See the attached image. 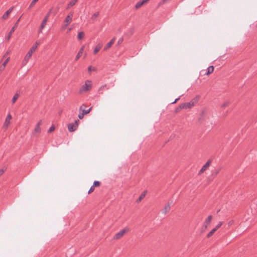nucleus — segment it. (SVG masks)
Wrapping results in <instances>:
<instances>
[{
  "label": "nucleus",
  "instance_id": "nucleus-1",
  "mask_svg": "<svg viewBox=\"0 0 257 257\" xmlns=\"http://www.w3.org/2000/svg\"><path fill=\"white\" fill-rule=\"evenodd\" d=\"M200 98V96L199 95L196 96L194 98H193L190 102L184 103L179 105L180 109H188L191 108L193 106L197 103Z\"/></svg>",
  "mask_w": 257,
  "mask_h": 257
},
{
  "label": "nucleus",
  "instance_id": "nucleus-2",
  "mask_svg": "<svg viewBox=\"0 0 257 257\" xmlns=\"http://www.w3.org/2000/svg\"><path fill=\"white\" fill-rule=\"evenodd\" d=\"M92 87V83L90 80H86L84 85H83L79 90V93L82 94L90 90Z\"/></svg>",
  "mask_w": 257,
  "mask_h": 257
},
{
  "label": "nucleus",
  "instance_id": "nucleus-3",
  "mask_svg": "<svg viewBox=\"0 0 257 257\" xmlns=\"http://www.w3.org/2000/svg\"><path fill=\"white\" fill-rule=\"evenodd\" d=\"M39 45V43L36 42L35 44L31 48V49L28 51V53L26 54L25 58L26 60H29L31 58L32 54L36 51L37 49L38 46Z\"/></svg>",
  "mask_w": 257,
  "mask_h": 257
},
{
  "label": "nucleus",
  "instance_id": "nucleus-4",
  "mask_svg": "<svg viewBox=\"0 0 257 257\" xmlns=\"http://www.w3.org/2000/svg\"><path fill=\"white\" fill-rule=\"evenodd\" d=\"M79 120H75L74 122L70 123L68 124V129L70 132H74L77 128Z\"/></svg>",
  "mask_w": 257,
  "mask_h": 257
},
{
  "label": "nucleus",
  "instance_id": "nucleus-5",
  "mask_svg": "<svg viewBox=\"0 0 257 257\" xmlns=\"http://www.w3.org/2000/svg\"><path fill=\"white\" fill-rule=\"evenodd\" d=\"M129 231L128 228H124L121 230H120L119 232H118L117 233L115 234V235L113 237V238L115 239H118L121 238L125 233L126 232H128Z\"/></svg>",
  "mask_w": 257,
  "mask_h": 257
},
{
  "label": "nucleus",
  "instance_id": "nucleus-6",
  "mask_svg": "<svg viewBox=\"0 0 257 257\" xmlns=\"http://www.w3.org/2000/svg\"><path fill=\"white\" fill-rule=\"evenodd\" d=\"M20 21V19H18V20L17 21V22L15 23V25L12 27V29L11 30L10 33H9L8 36L6 38V39L8 41H9L12 36V34L14 32L15 30L17 29L18 26V23Z\"/></svg>",
  "mask_w": 257,
  "mask_h": 257
},
{
  "label": "nucleus",
  "instance_id": "nucleus-7",
  "mask_svg": "<svg viewBox=\"0 0 257 257\" xmlns=\"http://www.w3.org/2000/svg\"><path fill=\"white\" fill-rule=\"evenodd\" d=\"M210 163H211V160H208L207 161V162L202 166L201 169L200 170V171L198 173V174L200 175L201 174L203 173L207 169V168L209 166V165H210Z\"/></svg>",
  "mask_w": 257,
  "mask_h": 257
},
{
  "label": "nucleus",
  "instance_id": "nucleus-8",
  "mask_svg": "<svg viewBox=\"0 0 257 257\" xmlns=\"http://www.w3.org/2000/svg\"><path fill=\"white\" fill-rule=\"evenodd\" d=\"M86 106L85 105H82L81 106H80V108H79V111H82V112L84 114H87L88 113H89L91 109V108L92 107H90L89 108V109H83V108H86Z\"/></svg>",
  "mask_w": 257,
  "mask_h": 257
},
{
  "label": "nucleus",
  "instance_id": "nucleus-9",
  "mask_svg": "<svg viewBox=\"0 0 257 257\" xmlns=\"http://www.w3.org/2000/svg\"><path fill=\"white\" fill-rule=\"evenodd\" d=\"M47 21H48V17H45L44 19L43 20V21L41 24V26L40 27V30L39 31V33H42V30L45 28Z\"/></svg>",
  "mask_w": 257,
  "mask_h": 257
},
{
  "label": "nucleus",
  "instance_id": "nucleus-10",
  "mask_svg": "<svg viewBox=\"0 0 257 257\" xmlns=\"http://www.w3.org/2000/svg\"><path fill=\"white\" fill-rule=\"evenodd\" d=\"M12 118V116L10 114V113H9L5 119V122H4V126L6 127H7L10 123V120Z\"/></svg>",
  "mask_w": 257,
  "mask_h": 257
},
{
  "label": "nucleus",
  "instance_id": "nucleus-11",
  "mask_svg": "<svg viewBox=\"0 0 257 257\" xmlns=\"http://www.w3.org/2000/svg\"><path fill=\"white\" fill-rule=\"evenodd\" d=\"M149 0H142L137 3L135 8L138 9L141 8L143 5L148 3Z\"/></svg>",
  "mask_w": 257,
  "mask_h": 257
},
{
  "label": "nucleus",
  "instance_id": "nucleus-12",
  "mask_svg": "<svg viewBox=\"0 0 257 257\" xmlns=\"http://www.w3.org/2000/svg\"><path fill=\"white\" fill-rule=\"evenodd\" d=\"M115 41V38H112L111 41L108 42L107 45L105 46L104 48V50H107L108 49H109V48H110L112 46V45L114 43Z\"/></svg>",
  "mask_w": 257,
  "mask_h": 257
},
{
  "label": "nucleus",
  "instance_id": "nucleus-13",
  "mask_svg": "<svg viewBox=\"0 0 257 257\" xmlns=\"http://www.w3.org/2000/svg\"><path fill=\"white\" fill-rule=\"evenodd\" d=\"M85 48V46H82L81 47V48H80V49L79 50L78 54H77L76 56V58H75V61H77L78 60L80 57H81L83 51H84V49Z\"/></svg>",
  "mask_w": 257,
  "mask_h": 257
},
{
  "label": "nucleus",
  "instance_id": "nucleus-14",
  "mask_svg": "<svg viewBox=\"0 0 257 257\" xmlns=\"http://www.w3.org/2000/svg\"><path fill=\"white\" fill-rule=\"evenodd\" d=\"M109 87L107 86L106 84L103 85L101 86L98 89V92L99 94H102L104 90H108Z\"/></svg>",
  "mask_w": 257,
  "mask_h": 257
},
{
  "label": "nucleus",
  "instance_id": "nucleus-15",
  "mask_svg": "<svg viewBox=\"0 0 257 257\" xmlns=\"http://www.w3.org/2000/svg\"><path fill=\"white\" fill-rule=\"evenodd\" d=\"M170 203L168 204L167 205H165L164 208L162 210V213L164 214H166L167 213H168L170 210Z\"/></svg>",
  "mask_w": 257,
  "mask_h": 257
},
{
  "label": "nucleus",
  "instance_id": "nucleus-16",
  "mask_svg": "<svg viewBox=\"0 0 257 257\" xmlns=\"http://www.w3.org/2000/svg\"><path fill=\"white\" fill-rule=\"evenodd\" d=\"M78 0H71L68 4L66 9H68L74 6Z\"/></svg>",
  "mask_w": 257,
  "mask_h": 257
},
{
  "label": "nucleus",
  "instance_id": "nucleus-17",
  "mask_svg": "<svg viewBox=\"0 0 257 257\" xmlns=\"http://www.w3.org/2000/svg\"><path fill=\"white\" fill-rule=\"evenodd\" d=\"M57 11H58V8H52L51 10H50L49 13L47 14L46 16H48L50 15H55L57 14Z\"/></svg>",
  "mask_w": 257,
  "mask_h": 257
},
{
  "label": "nucleus",
  "instance_id": "nucleus-18",
  "mask_svg": "<svg viewBox=\"0 0 257 257\" xmlns=\"http://www.w3.org/2000/svg\"><path fill=\"white\" fill-rule=\"evenodd\" d=\"M102 46V43H99L98 44H97L94 50V54H96L101 49Z\"/></svg>",
  "mask_w": 257,
  "mask_h": 257
},
{
  "label": "nucleus",
  "instance_id": "nucleus-19",
  "mask_svg": "<svg viewBox=\"0 0 257 257\" xmlns=\"http://www.w3.org/2000/svg\"><path fill=\"white\" fill-rule=\"evenodd\" d=\"M41 124V121H39L38 122V123L36 125V127L35 128V130H34V132L35 133H40L41 132V127L40 126Z\"/></svg>",
  "mask_w": 257,
  "mask_h": 257
},
{
  "label": "nucleus",
  "instance_id": "nucleus-20",
  "mask_svg": "<svg viewBox=\"0 0 257 257\" xmlns=\"http://www.w3.org/2000/svg\"><path fill=\"white\" fill-rule=\"evenodd\" d=\"M212 217L211 215H209L208 216V217L206 219L205 221V228H207V225L209 224L211 220H212Z\"/></svg>",
  "mask_w": 257,
  "mask_h": 257
},
{
  "label": "nucleus",
  "instance_id": "nucleus-21",
  "mask_svg": "<svg viewBox=\"0 0 257 257\" xmlns=\"http://www.w3.org/2000/svg\"><path fill=\"white\" fill-rule=\"evenodd\" d=\"M213 70H214L213 66H210L208 67V68L207 69V71L205 73V74L206 75H209V74H210L211 73H212L213 72Z\"/></svg>",
  "mask_w": 257,
  "mask_h": 257
},
{
  "label": "nucleus",
  "instance_id": "nucleus-22",
  "mask_svg": "<svg viewBox=\"0 0 257 257\" xmlns=\"http://www.w3.org/2000/svg\"><path fill=\"white\" fill-rule=\"evenodd\" d=\"M172 0H161L158 4V7H160L162 5L168 4Z\"/></svg>",
  "mask_w": 257,
  "mask_h": 257
},
{
  "label": "nucleus",
  "instance_id": "nucleus-23",
  "mask_svg": "<svg viewBox=\"0 0 257 257\" xmlns=\"http://www.w3.org/2000/svg\"><path fill=\"white\" fill-rule=\"evenodd\" d=\"M19 96H20V95L18 93H16L14 95V96H13L12 100V102L13 104L15 103L16 101L18 99V98L19 97Z\"/></svg>",
  "mask_w": 257,
  "mask_h": 257
},
{
  "label": "nucleus",
  "instance_id": "nucleus-24",
  "mask_svg": "<svg viewBox=\"0 0 257 257\" xmlns=\"http://www.w3.org/2000/svg\"><path fill=\"white\" fill-rule=\"evenodd\" d=\"M14 8H10L8 11H7L3 16H9L11 13L13 11Z\"/></svg>",
  "mask_w": 257,
  "mask_h": 257
},
{
  "label": "nucleus",
  "instance_id": "nucleus-25",
  "mask_svg": "<svg viewBox=\"0 0 257 257\" xmlns=\"http://www.w3.org/2000/svg\"><path fill=\"white\" fill-rule=\"evenodd\" d=\"M84 37V33L83 32H80L78 34L77 38L78 40H81Z\"/></svg>",
  "mask_w": 257,
  "mask_h": 257
},
{
  "label": "nucleus",
  "instance_id": "nucleus-26",
  "mask_svg": "<svg viewBox=\"0 0 257 257\" xmlns=\"http://www.w3.org/2000/svg\"><path fill=\"white\" fill-rule=\"evenodd\" d=\"M145 195H146V192H144L143 193H142L140 195L139 198L137 199V202L139 203L140 201H141V200L145 197Z\"/></svg>",
  "mask_w": 257,
  "mask_h": 257
},
{
  "label": "nucleus",
  "instance_id": "nucleus-27",
  "mask_svg": "<svg viewBox=\"0 0 257 257\" xmlns=\"http://www.w3.org/2000/svg\"><path fill=\"white\" fill-rule=\"evenodd\" d=\"M72 21V17H66L65 20V23L69 25Z\"/></svg>",
  "mask_w": 257,
  "mask_h": 257
},
{
  "label": "nucleus",
  "instance_id": "nucleus-28",
  "mask_svg": "<svg viewBox=\"0 0 257 257\" xmlns=\"http://www.w3.org/2000/svg\"><path fill=\"white\" fill-rule=\"evenodd\" d=\"M38 1L39 0H33L29 7V9L33 8Z\"/></svg>",
  "mask_w": 257,
  "mask_h": 257
},
{
  "label": "nucleus",
  "instance_id": "nucleus-29",
  "mask_svg": "<svg viewBox=\"0 0 257 257\" xmlns=\"http://www.w3.org/2000/svg\"><path fill=\"white\" fill-rule=\"evenodd\" d=\"M216 230L214 229V228H213L207 235V237H211L213 234V233L216 231Z\"/></svg>",
  "mask_w": 257,
  "mask_h": 257
},
{
  "label": "nucleus",
  "instance_id": "nucleus-30",
  "mask_svg": "<svg viewBox=\"0 0 257 257\" xmlns=\"http://www.w3.org/2000/svg\"><path fill=\"white\" fill-rule=\"evenodd\" d=\"M10 60V57H7V58L6 59L5 61H4V62L3 64V66L4 67H5L6 66L7 64L9 62Z\"/></svg>",
  "mask_w": 257,
  "mask_h": 257
},
{
  "label": "nucleus",
  "instance_id": "nucleus-31",
  "mask_svg": "<svg viewBox=\"0 0 257 257\" xmlns=\"http://www.w3.org/2000/svg\"><path fill=\"white\" fill-rule=\"evenodd\" d=\"M100 185V182L98 181H94L93 184V186L95 187H98Z\"/></svg>",
  "mask_w": 257,
  "mask_h": 257
},
{
  "label": "nucleus",
  "instance_id": "nucleus-32",
  "mask_svg": "<svg viewBox=\"0 0 257 257\" xmlns=\"http://www.w3.org/2000/svg\"><path fill=\"white\" fill-rule=\"evenodd\" d=\"M223 224V222L220 221L218 223V224L214 228L216 230H217Z\"/></svg>",
  "mask_w": 257,
  "mask_h": 257
},
{
  "label": "nucleus",
  "instance_id": "nucleus-33",
  "mask_svg": "<svg viewBox=\"0 0 257 257\" xmlns=\"http://www.w3.org/2000/svg\"><path fill=\"white\" fill-rule=\"evenodd\" d=\"M84 114L82 112V111H79V113L78 114V117L80 119H81L83 118Z\"/></svg>",
  "mask_w": 257,
  "mask_h": 257
},
{
  "label": "nucleus",
  "instance_id": "nucleus-34",
  "mask_svg": "<svg viewBox=\"0 0 257 257\" xmlns=\"http://www.w3.org/2000/svg\"><path fill=\"white\" fill-rule=\"evenodd\" d=\"M123 38L122 37L120 38L117 41V45H120L123 42Z\"/></svg>",
  "mask_w": 257,
  "mask_h": 257
},
{
  "label": "nucleus",
  "instance_id": "nucleus-35",
  "mask_svg": "<svg viewBox=\"0 0 257 257\" xmlns=\"http://www.w3.org/2000/svg\"><path fill=\"white\" fill-rule=\"evenodd\" d=\"M94 190V187L92 185L90 187L89 190H88V193L90 194L91 193L93 192Z\"/></svg>",
  "mask_w": 257,
  "mask_h": 257
},
{
  "label": "nucleus",
  "instance_id": "nucleus-36",
  "mask_svg": "<svg viewBox=\"0 0 257 257\" xmlns=\"http://www.w3.org/2000/svg\"><path fill=\"white\" fill-rule=\"evenodd\" d=\"M54 130H55V127H54V126H51L49 128V129L48 130V133H51V132H52L54 131Z\"/></svg>",
  "mask_w": 257,
  "mask_h": 257
},
{
  "label": "nucleus",
  "instance_id": "nucleus-37",
  "mask_svg": "<svg viewBox=\"0 0 257 257\" xmlns=\"http://www.w3.org/2000/svg\"><path fill=\"white\" fill-rule=\"evenodd\" d=\"M68 25H67L65 23V24L63 25L61 28V30H62V31L64 30L67 28Z\"/></svg>",
  "mask_w": 257,
  "mask_h": 257
},
{
  "label": "nucleus",
  "instance_id": "nucleus-38",
  "mask_svg": "<svg viewBox=\"0 0 257 257\" xmlns=\"http://www.w3.org/2000/svg\"><path fill=\"white\" fill-rule=\"evenodd\" d=\"M228 104H229V102L226 101V102H224L223 104H222L221 107L222 108L225 107L227 106H228Z\"/></svg>",
  "mask_w": 257,
  "mask_h": 257
},
{
  "label": "nucleus",
  "instance_id": "nucleus-39",
  "mask_svg": "<svg viewBox=\"0 0 257 257\" xmlns=\"http://www.w3.org/2000/svg\"><path fill=\"white\" fill-rule=\"evenodd\" d=\"M205 113H206V111L205 110H203L202 111L200 119H204V114H205Z\"/></svg>",
  "mask_w": 257,
  "mask_h": 257
},
{
  "label": "nucleus",
  "instance_id": "nucleus-40",
  "mask_svg": "<svg viewBox=\"0 0 257 257\" xmlns=\"http://www.w3.org/2000/svg\"><path fill=\"white\" fill-rule=\"evenodd\" d=\"M28 61L29 60H26V58L25 57L24 60L22 62V65L23 66L26 65L27 64Z\"/></svg>",
  "mask_w": 257,
  "mask_h": 257
},
{
  "label": "nucleus",
  "instance_id": "nucleus-41",
  "mask_svg": "<svg viewBox=\"0 0 257 257\" xmlns=\"http://www.w3.org/2000/svg\"><path fill=\"white\" fill-rule=\"evenodd\" d=\"M180 97H181V96H179V97L177 98L176 99H175V100L173 102H172L171 103V104H174V103H176V102L180 99Z\"/></svg>",
  "mask_w": 257,
  "mask_h": 257
},
{
  "label": "nucleus",
  "instance_id": "nucleus-42",
  "mask_svg": "<svg viewBox=\"0 0 257 257\" xmlns=\"http://www.w3.org/2000/svg\"><path fill=\"white\" fill-rule=\"evenodd\" d=\"M233 220H230L228 222V226H231L233 223Z\"/></svg>",
  "mask_w": 257,
  "mask_h": 257
},
{
  "label": "nucleus",
  "instance_id": "nucleus-43",
  "mask_svg": "<svg viewBox=\"0 0 257 257\" xmlns=\"http://www.w3.org/2000/svg\"><path fill=\"white\" fill-rule=\"evenodd\" d=\"M72 28H69L67 30L66 33L68 34L72 30Z\"/></svg>",
  "mask_w": 257,
  "mask_h": 257
},
{
  "label": "nucleus",
  "instance_id": "nucleus-44",
  "mask_svg": "<svg viewBox=\"0 0 257 257\" xmlns=\"http://www.w3.org/2000/svg\"><path fill=\"white\" fill-rule=\"evenodd\" d=\"M220 171V169L216 170L215 172V175H216Z\"/></svg>",
  "mask_w": 257,
  "mask_h": 257
},
{
  "label": "nucleus",
  "instance_id": "nucleus-45",
  "mask_svg": "<svg viewBox=\"0 0 257 257\" xmlns=\"http://www.w3.org/2000/svg\"><path fill=\"white\" fill-rule=\"evenodd\" d=\"M4 170L3 169L0 170V176L3 174Z\"/></svg>",
  "mask_w": 257,
  "mask_h": 257
},
{
  "label": "nucleus",
  "instance_id": "nucleus-46",
  "mask_svg": "<svg viewBox=\"0 0 257 257\" xmlns=\"http://www.w3.org/2000/svg\"><path fill=\"white\" fill-rule=\"evenodd\" d=\"M10 54V51H8L6 53H5V55L6 56H8V55H9Z\"/></svg>",
  "mask_w": 257,
  "mask_h": 257
},
{
  "label": "nucleus",
  "instance_id": "nucleus-47",
  "mask_svg": "<svg viewBox=\"0 0 257 257\" xmlns=\"http://www.w3.org/2000/svg\"><path fill=\"white\" fill-rule=\"evenodd\" d=\"M181 109L179 108V106L178 107H177L176 109V112H178L179 110H180Z\"/></svg>",
  "mask_w": 257,
  "mask_h": 257
},
{
  "label": "nucleus",
  "instance_id": "nucleus-48",
  "mask_svg": "<svg viewBox=\"0 0 257 257\" xmlns=\"http://www.w3.org/2000/svg\"><path fill=\"white\" fill-rule=\"evenodd\" d=\"M7 56H6L5 54L3 56V59H5V58H7Z\"/></svg>",
  "mask_w": 257,
  "mask_h": 257
},
{
  "label": "nucleus",
  "instance_id": "nucleus-49",
  "mask_svg": "<svg viewBox=\"0 0 257 257\" xmlns=\"http://www.w3.org/2000/svg\"><path fill=\"white\" fill-rule=\"evenodd\" d=\"M88 70L89 71H91V66H89L88 68Z\"/></svg>",
  "mask_w": 257,
  "mask_h": 257
},
{
  "label": "nucleus",
  "instance_id": "nucleus-50",
  "mask_svg": "<svg viewBox=\"0 0 257 257\" xmlns=\"http://www.w3.org/2000/svg\"><path fill=\"white\" fill-rule=\"evenodd\" d=\"M94 16V17L97 16V14H95H95H94L93 15V16Z\"/></svg>",
  "mask_w": 257,
  "mask_h": 257
},
{
  "label": "nucleus",
  "instance_id": "nucleus-51",
  "mask_svg": "<svg viewBox=\"0 0 257 257\" xmlns=\"http://www.w3.org/2000/svg\"><path fill=\"white\" fill-rule=\"evenodd\" d=\"M3 19H4V20H6V18H7V17H3Z\"/></svg>",
  "mask_w": 257,
  "mask_h": 257
},
{
  "label": "nucleus",
  "instance_id": "nucleus-52",
  "mask_svg": "<svg viewBox=\"0 0 257 257\" xmlns=\"http://www.w3.org/2000/svg\"><path fill=\"white\" fill-rule=\"evenodd\" d=\"M256 27H257V23H256Z\"/></svg>",
  "mask_w": 257,
  "mask_h": 257
}]
</instances>
